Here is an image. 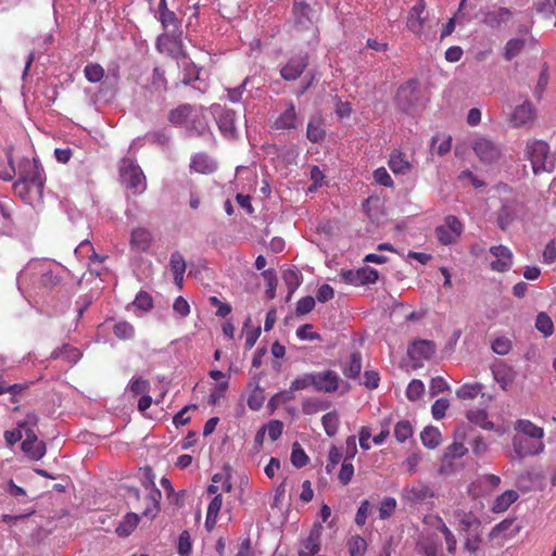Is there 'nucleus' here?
<instances>
[{"label":"nucleus","instance_id":"f257e3e1","mask_svg":"<svg viewBox=\"0 0 556 556\" xmlns=\"http://www.w3.org/2000/svg\"><path fill=\"white\" fill-rule=\"evenodd\" d=\"M62 270L58 264L49 261H35L28 264L23 278H29L36 291H51L62 281Z\"/></svg>","mask_w":556,"mask_h":556},{"label":"nucleus","instance_id":"f03ea898","mask_svg":"<svg viewBox=\"0 0 556 556\" xmlns=\"http://www.w3.org/2000/svg\"><path fill=\"white\" fill-rule=\"evenodd\" d=\"M523 155L525 159L530 162L534 175L552 172L554 168V161L549 154V146L543 140H528Z\"/></svg>","mask_w":556,"mask_h":556},{"label":"nucleus","instance_id":"7ed1b4c3","mask_svg":"<svg viewBox=\"0 0 556 556\" xmlns=\"http://www.w3.org/2000/svg\"><path fill=\"white\" fill-rule=\"evenodd\" d=\"M16 174L20 179L30 182L35 188V193L42 198L46 177L43 167L38 160L23 159L18 163Z\"/></svg>","mask_w":556,"mask_h":556},{"label":"nucleus","instance_id":"20e7f679","mask_svg":"<svg viewBox=\"0 0 556 556\" xmlns=\"http://www.w3.org/2000/svg\"><path fill=\"white\" fill-rule=\"evenodd\" d=\"M121 182L134 194L146 190V177L142 169L129 159H123L119 166Z\"/></svg>","mask_w":556,"mask_h":556},{"label":"nucleus","instance_id":"39448f33","mask_svg":"<svg viewBox=\"0 0 556 556\" xmlns=\"http://www.w3.org/2000/svg\"><path fill=\"white\" fill-rule=\"evenodd\" d=\"M397 108L406 113L414 111L421 103V92L418 81L410 79L401 85L395 96Z\"/></svg>","mask_w":556,"mask_h":556},{"label":"nucleus","instance_id":"423d86ee","mask_svg":"<svg viewBox=\"0 0 556 556\" xmlns=\"http://www.w3.org/2000/svg\"><path fill=\"white\" fill-rule=\"evenodd\" d=\"M211 112L223 136L229 139L236 138L238 134L236 126V112L233 110L224 108L220 104H213L211 106Z\"/></svg>","mask_w":556,"mask_h":556},{"label":"nucleus","instance_id":"0eeeda50","mask_svg":"<svg viewBox=\"0 0 556 556\" xmlns=\"http://www.w3.org/2000/svg\"><path fill=\"white\" fill-rule=\"evenodd\" d=\"M463 232V225L459 219L450 215L444 219V224L435 228V236L441 244L450 245L457 241Z\"/></svg>","mask_w":556,"mask_h":556},{"label":"nucleus","instance_id":"6e6552de","mask_svg":"<svg viewBox=\"0 0 556 556\" xmlns=\"http://www.w3.org/2000/svg\"><path fill=\"white\" fill-rule=\"evenodd\" d=\"M156 49L161 53H167L173 58H177L182 52V31L162 33L156 39Z\"/></svg>","mask_w":556,"mask_h":556},{"label":"nucleus","instance_id":"1a4fd4ad","mask_svg":"<svg viewBox=\"0 0 556 556\" xmlns=\"http://www.w3.org/2000/svg\"><path fill=\"white\" fill-rule=\"evenodd\" d=\"M491 261L490 268L496 273L508 271L514 264V254L505 245H493L489 250Z\"/></svg>","mask_w":556,"mask_h":556},{"label":"nucleus","instance_id":"9d476101","mask_svg":"<svg viewBox=\"0 0 556 556\" xmlns=\"http://www.w3.org/2000/svg\"><path fill=\"white\" fill-rule=\"evenodd\" d=\"M312 381L314 390L323 393L336 392L342 382L339 374L331 369L314 371Z\"/></svg>","mask_w":556,"mask_h":556},{"label":"nucleus","instance_id":"9b49d317","mask_svg":"<svg viewBox=\"0 0 556 556\" xmlns=\"http://www.w3.org/2000/svg\"><path fill=\"white\" fill-rule=\"evenodd\" d=\"M309 56L306 52L292 55L281 67L280 75L285 80L298 79L308 66Z\"/></svg>","mask_w":556,"mask_h":556},{"label":"nucleus","instance_id":"f8f14e48","mask_svg":"<svg viewBox=\"0 0 556 556\" xmlns=\"http://www.w3.org/2000/svg\"><path fill=\"white\" fill-rule=\"evenodd\" d=\"M513 447L515 456L522 459L527 456L542 453L545 445L543 441H535L528 437L515 435L513 439Z\"/></svg>","mask_w":556,"mask_h":556},{"label":"nucleus","instance_id":"ddd939ff","mask_svg":"<svg viewBox=\"0 0 556 556\" xmlns=\"http://www.w3.org/2000/svg\"><path fill=\"white\" fill-rule=\"evenodd\" d=\"M427 18L425 0H418L417 4L408 11L406 20L407 29L417 36L422 35Z\"/></svg>","mask_w":556,"mask_h":556},{"label":"nucleus","instance_id":"4468645a","mask_svg":"<svg viewBox=\"0 0 556 556\" xmlns=\"http://www.w3.org/2000/svg\"><path fill=\"white\" fill-rule=\"evenodd\" d=\"M341 277L346 283L361 286L366 283H375L378 280L379 274L375 268L366 266L357 270H342Z\"/></svg>","mask_w":556,"mask_h":556},{"label":"nucleus","instance_id":"2eb2a0df","mask_svg":"<svg viewBox=\"0 0 556 556\" xmlns=\"http://www.w3.org/2000/svg\"><path fill=\"white\" fill-rule=\"evenodd\" d=\"M536 118V109L526 100L522 104L516 106L510 116L513 127H530Z\"/></svg>","mask_w":556,"mask_h":556},{"label":"nucleus","instance_id":"dca6fc26","mask_svg":"<svg viewBox=\"0 0 556 556\" xmlns=\"http://www.w3.org/2000/svg\"><path fill=\"white\" fill-rule=\"evenodd\" d=\"M473 151L479 160L483 163H494L501 156L500 148L488 138L481 137L473 142Z\"/></svg>","mask_w":556,"mask_h":556},{"label":"nucleus","instance_id":"f3484780","mask_svg":"<svg viewBox=\"0 0 556 556\" xmlns=\"http://www.w3.org/2000/svg\"><path fill=\"white\" fill-rule=\"evenodd\" d=\"M22 450L30 459L39 460L46 454V444L38 440L34 430L27 428L22 442Z\"/></svg>","mask_w":556,"mask_h":556},{"label":"nucleus","instance_id":"a211bd4d","mask_svg":"<svg viewBox=\"0 0 556 556\" xmlns=\"http://www.w3.org/2000/svg\"><path fill=\"white\" fill-rule=\"evenodd\" d=\"M437 351L433 341L416 340L407 349V354L413 361L422 362L430 359Z\"/></svg>","mask_w":556,"mask_h":556},{"label":"nucleus","instance_id":"6ab92c4d","mask_svg":"<svg viewBox=\"0 0 556 556\" xmlns=\"http://www.w3.org/2000/svg\"><path fill=\"white\" fill-rule=\"evenodd\" d=\"M311 7L304 1H294L292 14L294 23L298 27L311 30L312 35L316 37V27L314 26L311 16Z\"/></svg>","mask_w":556,"mask_h":556},{"label":"nucleus","instance_id":"aec40b11","mask_svg":"<svg viewBox=\"0 0 556 556\" xmlns=\"http://www.w3.org/2000/svg\"><path fill=\"white\" fill-rule=\"evenodd\" d=\"M321 525H315L304 540L299 556H315L320 551Z\"/></svg>","mask_w":556,"mask_h":556},{"label":"nucleus","instance_id":"412c9836","mask_svg":"<svg viewBox=\"0 0 556 556\" xmlns=\"http://www.w3.org/2000/svg\"><path fill=\"white\" fill-rule=\"evenodd\" d=\"M153 243V236L150 230L138 227L131 231L130 248L136 252L148 251Z\"/></svg>","mask_w":556,"mask_h":556},{"label":"nucleus","instance_id":"4be33fe9","mask_svg":"<svg viewBox=\"0 0 556 556\" xmlns=\"http://www.w3.org/2000/svg\"><path fill=\"white\" fill-rule=\"evenodd\" d=\"M144 486L149 489V494L146 497L147 506L142 514L147 517H155L160 511L161 491L154 486L153 481L144 483Z\"/></svg>","mask_w":556,"mask_h":556},{"label":"nucleus","instance_id":"5701e85b","mask_svg":"<svg viewBox=\"0 0 556 556\" xmlns=\"http://www.w3.org/2000/svg\"><path fill=\"white\" fill-rule=\"evenodd\" d=\"M388 165L395 175H405L413 167L405 153L400 150H394L390 154Z\"/></svg>","mask_w":556,"mask_h":556},{"label":"nucleus","instance_id":"b1692460","mask_svg":"<svg viewBox=\"0 0 556 556\" xmlns=\"http://www.w3.org/2000/svg\"><path fill=\"white\" fill-rule=\"evenodd\" d=\"M296 111L292 102L287 103L286 110L274 122V128L277 130H286L295 128Z\"/></svg>","mask_w":556,"mask_h":556},{"label":"nucleus","instance_id":"393cba45","mask_svg":"<svg viewBox=\"0 0 556 556\" xmlns=\"http://www.w3.org/2000/svg\"><path fill=\"white\" fill-rule=\"evenodd\" d=\"M81 357V352L79 349L72 346L70 344H64L61 348L55 349L51 353V358L53 359H62L70 365L76 364Z\"/></svg>","mask_w":556,"mask_h":556},{"label":"nucleus","instance_id":"a878e982","mask_svg":"<svg viewBox=\"0 0 556 556\" xmlns=\"http://www.w3.org/2000/svg\"><path fill=\"white\" fill-rule=\"evenodd\" d=\"M511 14L509 9L501 7L497 10L485 13L483 22L491 28H498L510 18Z\"/></svg>","mask_w":556,"mask_h":556},{"label":"nucleus","instance_id":"bb28decb","mask_svg":"<svg viewBox=\"0 0 556 556\" xmlns=\"http://www.w3.org/2000/svg\"><path fill=\"white\" fill-rule=\"evenodd\" d=\"M362 371V355L359 352H353L342 364V372L349 379H356Z\"/></svg>","mask_w":556,"mask_h":556},{"label":"nucleus","instance_id":"cd10ccee","mask_svg":"<svg viewBox=\"0 0 556 556\" xmlns=\"http://www.w3.org/2000/svg\"><path fill=\"white\" fill-rule=\"evenodd\" d=\"M515 429L526 437L535 441H542L544 437V429L535 426L528 419H519L516 421Z\"/></svg>","mask_w":556,"mask_h":556},{"label":"nucleus","instance_id":"c85d7f7f","mask_svg":"<svg viewBox=\"0 0 556 556\" xmlns=\"http://www.w3.org/2000/svg\"><path fill=\"white\" fill-rule=\"evenodd\" d=\"M518 497H519V494L517 493V491L507 490V491L503 492L502 494H500L498 496H496L491 509L493 513H496V514L504 513L509 508V506L513 503H515L518 500Z\"/></svg>","mask_w":556,"mask_h":556},{"label":"nucleus","instance_id":"c756f323","mask_svg":"<svg viewBox=\"0 0 556 556\" xmlns=\"http://www.w3.org/2000/svg\"><path fill=\"white\" fill-rule=\"evenodd\" d=\"M493 377L503 390H507L516 378V371L509 366H500L493 369Z\"/></svg>","mask_w":556,"mask_h":556},{"label":"nucleus","instance_id":"7c9ffc66","mask_svg":"<svg viewBox=\"0 0 556 556\" xmlns=\"http://www.w3.org/2000/svg\"><path fill=\"white\" fill-rule=\"evenodd\" d=\"M324 122L321 117H312L308 121L306 137L311 142L317 143L325 138Z\"/></svg>","mask_w":556,"mask_h":556},{"label":"nucleus","instance_id":"2f4dec72","mask_svg":"<svg viewBox=\"0 0 556 556\" xmlns=\"http://www.w3.org/2000/svg\"><path fill=\"white\" fill-rule=\"evenodd\" d=\"M434 493L428 485L425 484H416L406 491V498L412 503H421L427 498L433 497Z\"/></svg>","mask_w":556,"mask_h":556},{"label":"nucleus","instance_id":"473e14b6","mask_svg":"<svg viewBox=\"0 0 556 556\" xmlns=\"http://www.w3.org/2000/svg\"><path fill=\"white\" fill-rule=\"evenodd\" d=\"M223 505V496L222 494H216L213 500L210 502L206 518H205V528L211 531L217 521L218 513Z\"/></svg>","mask_w":556,"mask_h":556},{"label":"nucleus","instance_id":"72a5a7b5","mask_svg":"<svg viewBox=\"0 0 556 556\" xmlns=\"http://www.w3.org/2000/svg\"><path fill=\"white\" fill-rule=\"evenodd\" d=\"M193 112V108L190 104H180L176 109H173L168 113V121L175 126H181L186 124L188 118Z\"/></svg>","mask_w":556,"mask_h":556},{"label":"nucleus","instance_id":"f704fd0d","mask_svg":"<svg viewBox=\"0 0 556 556\" xmlns=\"http://www.w3.org/2000/svg\"><path fill=\"white\" fill-rule=\"evenodd\" d=\"M139 523V516L135 513L125 515L121 523L116 527L115 532L118 536L126 538L137 528Z\"/></svg>","mask_w":556,"mask_h":556},{"label":"nucleus","instance_id":"c9c22d12","mask_svg":"<svg viewBox=\"0 0 556 556\" xmlns=\"http://www.w3.org/2000/svg\"><path fill=\"white\" fill-rule=\"evenodd\" d=\"M159 21L164 29L163 33L182 31L181 20L177 17L174 11H163L162 14L159 15Z\"/></svg>","mask_w":556,"mask_h":556},{"label":"nucleus","instance_id":"e433bc0d","mask_svg":"<svg viewBox=\"0 0 556 556\" xmlns=\"http://www.w3.org/2000/svg\"><path fill=\"white\" fill-rule=\"evenodd\" d=\"M466 416L471 424H475L484 430H492L494 428V424L489 420L488 413L484 409H470L467 412Z\"/></svg>","mask_w":556,"mask_h":556},{"label":"nucleus","instance_id":"4c0bfd02","mask_svg":"<svg viewBox=\"0 0 556 556\" xmlns=\"http://www.w3.org/2000/svg\"><path fill=\"white\" fill-rule=\"evenodd\" d=\"M482 384L479 382L465 383L456 390V395L460 400H473L482 393Z\"/></svg>","mask_w":556,"mask_h":556},{"label":"nucleus","instance_id":"58836bf2","mask_svg":"<svg viewBox=\"0 0 556 556\" xmlns=\"http://www.w3.org/2000/svg\"><path fill=\"white\" fill-rule=\"evenodd\" d=\"M535 328L545 338L551 337L554 332V323L545 312H540L535 319Z\"/></svg>","mask_w":556,"mask_h":556},{"label":"nucleus","instance_id":"ea45409f","mask_svg":"<svg viewBox=\"0 0 556 556\" xmlns=\"http://www.w3.org/2000/svg\"><path fill=\"white\" fill-rule=\"evenodd\" d=\"M420 439L425 446L434 448L441 442V433L434 427H426L420 434Z\"/></svg>","mask_w":556,"mask_h":556},{"label":"nucleus","instance_id":"a19ab883","mask_svg":"<svg viewBox=\"0 0 556 556\" xmlns=\"http://www.w3.org/2000/svg\"><path fill=\"white\" fill-rule=\"evenodd\" d=\"M104 68L99 63H88L84 68L86 79L91 83H100L104 77Z\"/></svg>","mask_w":556,"mask_h":556},{"label":"nucleus","instance_id":"79ce46f5","mask_svg":"<svg viewBox=\"0 0 556 556\" xmlns=\"http://www.w3.org/2000/svg\"><path fill=\"white\" fill-rule=\"evenodd\" d=\"M321 422L325 429V432L328 437H333L337 434L339 429V415L337 412H329L325 414L321 418Z\"/></svg>","mask_w":556,"mask_h":556},{"label":"nucleus","instance_id":"37998d69","mask_svg":"<svg viewBox=\"0 0 556 556\" xmlns=\"http://www.w3.org/2000/svg\"><path fill=\"white\" fill-rule=\"evenodd\" d=\"M191 168L198 173H211L214 170V164L204 154H197L191 160Z\"/></svg>","mask_w":556,"mask_h":556},{"label":"nucleus","instance_id":"c03bdc74","mask_svg":"<svg viewBox=\"0 0 556 556\" xmlns=\"http://www.w3.org/2000/svg\"><path fill=\"white\" fill-rule=\"evenodd\" d=\"M516 217V210L514 206L505 204L498 212L497 223L501 229L506 230L507 227Z\"/></svg>","mask_w":556,"mask_h":556},{"label":"nucleus","instance_id":"a18cd8bd","mask_svg":"<svg viewBox=\"0 0 556 556\" xmlns=\"http://www.w3.org/2000/svg\"><path fill=\"white\" fill-rule=\"evenodd\" d=\"M548 80H549L548 65L546 63H544L542 66L541 73L539 75L536 86L534 87V90H533V94L536 100L542 99L543 93L548 85Z\"/></svg>","mask_w":556,"mask_h":556},{"label":"nucleus","instance_id":"49530a36","mask_svg":"<svg viewBox=\"0 0 556 556\" xmlns=\"http://www.w3.org/2000/svg\"><path fill=\"white\" fill-rule=\"evenodd\" d=\"M511 340L505 336L495 338L491 343L492 351L501 356L507 355L511 351Z\"/></svg>","mask_w":556,"mask_h":556},{"label":"nucleus","instance_id":"de8ad7c7","mask_svg":"<svg viewBox=\"0 0 556 556\" xmlns=\"http://www.w3.org/2000/svg\"><path fill=\"white\" fill-rule=\"evenodd\" d=\"M525 48V40L519 38L509 39L505 46L504 58L507 61L513 60L521 53Z\"/></svg>","mask_w":556,"mask_h":556},{"label":"nucleus","instance_id":"09e8293b","mask_svg":"<svg viewBox=\"0 0 556 556\" xmlns=\"http://www.w3.org/2000/svg\"><path fill=\"white\" fill-rule=\"evenodd\" d=\"M467 452H468V448L462 442H454L445 448L444 460L452 462L456 458H460Z\"/></svg>","mask_w":556,"mask_h":556},{"label":"nucleus","instance_id":"8fccbe9b","mask_svg":"<svg viewBox=\"0 0 556 556\" xmlns=\"http://www.w3.org/2000/svg\"><path fill=\"white\" fill-rule=\"evenodd\" d=\"M308 456L304 452V450L301 447V445L295 442L292 445V452H291V463L296 468H303L308 464Z\"/></svg>","mask_w":556,"mask_h":556},{"label":"nucleus","instance_id":"3c124183","mask_svg":"<svg viewBox=\"0 0 556 556\" xmlns=\"http://www.w3.org/2000/svg\"><path fill=\"white\" fill-rule=\"evenodd\" d=\"M413 434V428L409 421H399L394 427V437L400 442H405Z\"/></svg>","mask_w":556,"mask_h":556},{"label":"nucleus","instance_id":"603ef678","mask_svg":"<svg viewBox=\"0 0 556 556\" xmlns=\"http://www.w3.org/2000/svg\"><path fill=\"white\" fill-rule=\"evenodd\" d=\"M113 332L118 339L128 340L134 337L135 329L129 323L119 321L114 326Z\"/></svg>","mask_w":556,"mask_h":556},{"label":"nucleus","instance_id":"864d4df0","mask_svg":"<svg viewBox=\"0 0 556 556\" xmlns=\"http://www.w3.org/2000/svg\"><path fill=\"white\" fill-rule=\"evenodd\" d=\"M348 545L351 556H362L367 548L366 541L359 535L353 536Z\"/></svg>","mask_w":556,"mask_h":556},{"label":"nucleus","instance_id":"5fc2aeb1","mask_svg":"<svg viewBox=\"0 0 556 556\" xmlns=\"http://www.w3.org/2000/svg\"><path fill=\"white\" fill-rule=\"evenodd\" d=\"M425 392V386L421 380L414 379L406 389V396L410 401L418 400Z\"/></svg>","mask_w":556,"mask_h":556},{"label":"nucleus","instance_id":"6e6d98bb","mask_svg":"<svg viewBox=\"0 0 556 556\" xmlns=\"http://www.w3.org/2000/svg\"><path fill=\"white\" fill-rule=\"evenodd\" d=\"M396 508V500L394 497H386L379 506L380 519H388L391 517Z\"/></svg>","mask_w":556,"mask_h":556},{"label":"nucleus","instance_id":"4d7b16f0","mask_svg":"<svg viewBox=\"0 0 556 556\" xmlns=\"http://www.w3.org/2000/svg\"><path fill=\"white\" fill-rule=\"evenodd\" d=\"M132 304L139 309L148 312L153 307V300L148 292L140 291L134 300Z\"/></svg>","mask_w":556,"mask_h":556},{"label":"nucleus","instance_id":"13d9d810","mask_svg":"<svg viewBox=\"0 0 556 556\" xmlns=\"http://www.w3.org/2000/svg\"><path fill=\"white\" fill-rule=\"evenodd\" d=\"M169 265L173 274H185L186 271V262L182 254L178 251H175L170 255Z\"/></svg>","mask_w":556,"mask_h":556},{"label":"nucleus","instance_id":"bf43d9fd","mask_svg":"<svg viewBox=\"0 0 556 556\" xmlns=\"http://www.w3.org/2000/svg\"><path fill=\"white\" fill-rule=\"evenodd\" d=\"M13 190L15 194L21 197L24 200H27L31 192H35V188L30 182L24 181L18 178L17 181L13 184Z\"/></svg>","mask_w":556,"mask_h":556},{"label":"nucleus","instance_id":"052dcab7","mask_svg":"<svg viewBox=\"0 0 556 556\" xmlns=\"http://www.w3.org/2000/svg\"><path fill=\"white\" fill-rule=\"evenodd\" d=\"M313 372L304 374L302 376L296 377L291 382V389L296 392L301 390H305L308 387H313Z\"/></svg>","mask_w":556,"mask_h":556},{"label":"nucleus","instance_id":"680f3d73","mask_svg":"<svg viewBox=\"0 0 556 556\" xmlns=\"http://www.w3.org/2000/svg\"><path fill=\"white\" fill-rule=\"evenodd\" d=\"M315 299L311 295L301 298L295 307L296 315H305L312 312L315 307Z\"/></svg>","mask_w":556,"mask_h":556},{"label":"nucleus","instance_id":"e2e57ef3","mask_svg":"<svg viewBox=\"0 0 556 556\" xmlns=\"http://www.w3.org/2000/svg\"><path fill=\"white\" fill-rule=\"evenodd\" d=\"M450 407V402L447 399H439L437 400L431 407V413L434 419L440 420L445 416L446 409Z\"/></svg>","mask_w":556,"mask_h":556},{"label":"nucleus","instance_id":"0e129e2a","mask_svg":"<svg viewBox=\"0 0 556 556\" xmlns=\"http://www.w3.org/2000/svg\"><path fill=\"white\" fill-rule=\"evenodd\" d=\"M354 475V466L349 460H343L340 472L338 475L339 481L346 485L350 483Z\"/></svg>","mask_w":556,"mask_h":556},{"label":"nucleus","instance_id":"69168bd1","mask_svg":"<svg viewBox=\"0 0 556 556\" xmlns=\"http://www.w3.org/2000/svg\"><path fill=\"white\" fill-rule=\"evenodd\" d=\"M191 538L188 531H182L178 539V553L180 556H188L191 553Z\"/></svg>","mask_w":556,"mask_h":556},{"label":"nucleus","instance_id":"338daca9","mask_svg":"<svg viewBox=\"0 0 556 556\" xmlns=\"http://www.w3.org/2000/svg\"><path fill=\"white\" fill-rule=\"evenodd\" d=\"M450 389L448 383L442 377H434L431 379L429 393L431 396L438 395Z\"/></svg>","mask_w":556,"mask_h":556},{"label":"nucleus","instance_id":"774afa93","mask_svg":"<svg viewBox=\"0 0 556 556\" xmlns=\"http://www.w3.org/2000/svg\"><path fill=\"white\" fill-rule=\"evenodd\" d=\"M374 179L383 187L391 188L394 185L393 179L384 167H379L374 172Z\"/></svg>","mask_w":556,"mask_h":556}]
</instances>
